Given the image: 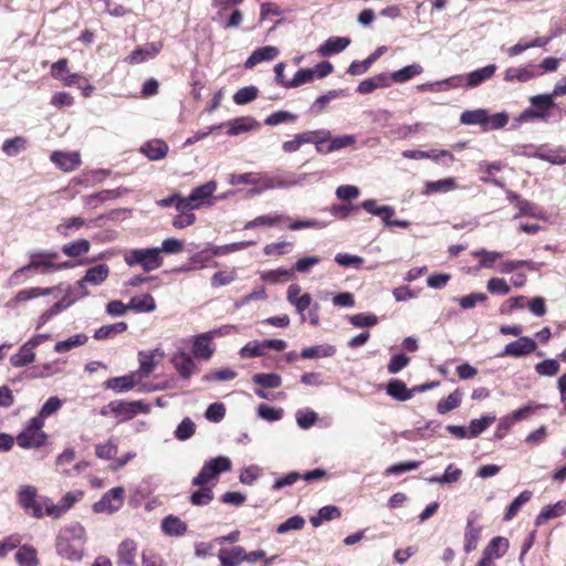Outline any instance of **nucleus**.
<instances>
[{
    "label": "nucleus",
    "instance_id": "nucleus-1",
    "mask_svg": "<svg viewBox=\"0 0 566 566\" xmlns=\"http://www.w3.org/2000/svg\"><path fill=\"white\" fill-rule=\"evenodd\" d=\"M85 542L84 526L77 522L72 523L60 530L55 543L56 553L70 562H78L83 558Z\"/></svg>",
    "mask_w": 566,
    "mask_h": 566
},
{
    "label": "nucleus",
    "instance_id": "nucleus-2",
    "mask_svg": "<svg viewBox=\"0 0 566 566\" xmlns=\"http://www.w3.org/2000/svg\"><path fill=\"white\" fill-rule=\"evenodd\" d=\"M59 258L57 252L40 251L30 254V262L13 272L11 279L19 280L28 272H39L42 274L53 272L54 261Z\"/></svg>",
    "mask_w": 566,
    "mask_h": 566
},
{
    "label": "nucleus",
    "instance_id": "nucleus-3",
    "mask_svg": "<svg viewBox=\"0 0 566 566\" xmlns=\"http://www.w3.org/2000/svg\"><path fill=\"white\" fill-rule=\"evenodd\" d=\"M124 259L129 266L138 264L145 272L157 270L164 264L160 250L157 248L130 250Z\"/></svg>",
    "mask_w": 566,
    "mask_h": 566
},
{
    "label": "nucleus",
    "instance_id": "nucleus-4",
    "mask_svg": "<svg viewBox=\"0 0 566 566\" xmlns=\"http://www.w3.org/2000/svg\"><path fill=\"white\" fill-rule=\"evenodd\" d=\"M231 468L232 463L229 458L223 455L212 458L203 464L198 475L192 479V485H207L210 481L217 479L219 474L230 471Z\"/></svg>",
    "mask_w": 566,
    "mask_h": 566
},
{
    "label": "nucleus",
    "instance_id": "nucleus-5",
    "mask_svg": "<svg viewBox=\"0 0 566 566\" xmlns=\"http://www.w3.org/2000/svg\"><path fill=\"white\" fill-rule=\"evenodd\" d=\"M531 107L524 109L517 120L518 122H532L535 119L545 120L555 106L554 99L549 94H539L530 98Z\"/></svg>",
    "mask_w": 566,
    "mask_h": 566
},
{
    "label": "nucleus",
    "instance_id": "nucleus-6",
    "mask_svg": "<svg viewBox=\"0 0 566 566\" xmlns=\"http://www.w3.org/2000/svg\"><path fill=\"white\" fill-rule=\"evenodd\" d=\"M43 424V420L40 417L30 419L24 430L17 436L18 446L23 449H30L45 444L46 434L42 431Z\"/></svg>",
    "mask_w": 566,
    "mask_h": 566
},
{
    "label": "nucleus",
    "instance_id": "nucleus-7",
    "mask_svg": "<svg viewBox=\"0 0 566 566\" xmlns=\"http://www.w3.org/2000/svg\"><path fill=\"white\" fill-rule=\"evenodd\" d=\"M359 207L373 216L380 217L386 227L408 229L411 226V222L408 220H394L395 209L391 206H378L376 199H367Z\"/></svg>",
    "mask_w": 566,
    "mask_h": 566
},
{
    "label": "nucleus",
    "instance_id": "nucleus-8",
    "mask_svg": "<svg viewBox=\"0 0 566 566\" xmlns=\"http://www.w3.org/2000/svg\"><path fill=\"white\" fill-rule=\"evenodd\" d=\"M329 139L328 130H307L296 134L293 139L282 144L284 153L297 151L304 144H325Z\"/></svg>",
    "mask_w": 566,
    "mask_h": 566
},
{
    "label": "nucleus",
    "instance_id": "nucleus-9",
    "mask_svg": "<svg viewBox=\"0 0 566 566\" xmlns=\"http://www.w3.org/2000/svg\"><path fill=\"white\" fill-rule=\"evenodd\" d=\"M125 501V490L123 486H115L107 491L99 501L93 504L94 513L113 514L117 512Z\"/></svg>",
    "mask_w": 566,
    "mask_h": 566
},
{
    "label": "nucleus",
    "instance_id": "nucleus-10",
    "mask_svg": "<svg viewBox=\"0 0 566 566\" xmlns=\"http://www.w3.org/2000/svg\"><path fill=\"white\" fill-rule=\"evenodd\" d=\"M19 504L24 512L33 517H43V506L48 503L39 501L36 489L32 485L22 486L18 494Z\"/></svg>",
    "mask_w": 566,
    "mask_h": 566
},
{
    "label": "nucleus",
    "instance_id": "nucleus-11",
    "mask_svg": "<svg viewBox=\"0 0 566 566\" xmlns=\"http://www.w3.org/2000/svg\"><path fill=\"white\" fill-rule=\"evenodd\" d=\"M216 189L217 184L214 181H208L195 188L188 197H185V200H180L178 208L199 209L207 199L212 197Z\"/></svg>",
    "mask_w": 566,
    "mask_h": 566
},
{
    "label": "nucleus",
    "instance_id": "nucleus-12",
    "mask_svg": "<svg viewBox=\"0 0 566 566\" xmlns=\"http://www.w3.org/2000/svg\"><path fill=\"white\" fill-rule=\"evenodd\" d=\"M170 363L184 380H189L199 371V367L195 363L193 357L184 349L174 353Z\"/></svg>",
    "mask_w": 566,
    "mask_h": 566
},
{
    "label": "nucleus",
    "instance_id": "nucleus-13",
    "mask_svg": "<svg viewBox=\"0 0 566 566\" xmlns=\"http://www.w3.org/2000/svg\"><path fill=\"white\" fill-rule=\"evenodd\" d=\"M107 408L116 417H120L119 421H127L137 416L138 412H147L148 406L142 401H111Z\"/></svg>",
    "mask_w": 566,
    "mask_h": 566
},
{
    "label": "nucleus",
    "instance_id": "nucleus-14",
    "mask_svg": "<svg viewBox=\"0 0 566 566\" xmlns=\"http://www.w3.org/2000/svg\"><path fill=\"white\" fill-rule=\"evenodd\" d=\"M108 275L109 266L107 264H97L93 268H90L85 275L77 281V286L82 291V296L88 295L86 283L99 285L108 277Z\"/></svg>",
    "mask_w": 566,
    "mask_h": 566
},
{
    "label": "nucleus",
    "instance_id": "nucleus-15",
    "mask_svg": "<svg viewBox=\"0 0 566 566\" xmlns=\"http://www.w3.org/2000/svg\"><path fill=\"white\" fill-rule=\"evenodd\" d=\"M213 332L199 334L192 343V357L201 360H209L214 354L216 347L212 344Z\"/></svg>",
    "mask_w": 566,
    "mask_h": 566
},
{
    "label": "nucleus",
    "instance_id": "nucleus-16",
    "mask_svg": "<svg viewBox=\"0 0 566 566\" xmlns=\"http://www.w3.org/2000/svg\"><path fill=\"white\" fill-rule=\"evenodd\" d=\"M84 492L78 490L75 492H67L62 496L59 504H46L45 514L54 518L61 517L66 513L76 502L82 500Z\"/></svg>",
    "mask_w": 566,
    "mask_h": 566
},
{
    "label": "nucleus",
    "instance_id": "nucleus-17",
    "mask_svg": "<svg viewBox=\"0 0 566 566\" xmlns=\"http://www.w3.org/2000/svg\"><path fill=\"white\" fill-rule=\"evenodd\" d=\"M326 476H327V472L323 469H315V470L304 473L303 475H301L297 472H290L286 475L276 479L272 489L280 490L282 488L293 485L300 479H304L305 481L311 482L314 480L324 479Z\"/></svg>",
    "mask_w": 566,
    "mask_h": 566
},
{
    "label": "nucleus",
    "instance_id": "nucleus-18",
    "mask_svg": "<svg viewBox=\"0 0 566 566\" xmlns=\"http://www.w3.org/2000/svg\"><path fill=\"white\" fill-rule=\"evenodd\" d=\"M536 347V343L532 338L522 336L517 340L509 343L500 356L521 357L533 353Z\"/></svg>",
    "mask_w": 566,
    "mask_h": 566
},
{
    "label": "nucleus",
    "instance_id": "nucleus-19",
    "mask_svg": "<svg viewBox=\"0 0 566 566\" xmlns=\"http://www.w3.org/2000/svg\"><path fill=\"white\" fill-rule=\"evenodd\" d=\"M138 552V544L132 538L122 541L117 548V564L119 566H137L136 556Z\"/></svg>",
    "mask_w": 566,
    "mask_h": 566
},
{
    "label": "nucleus",
    "instance_id": "nucleus-20",
    "mask_svg": "<svg viewBox=\"0 0 566 566\" xmlns=\"http://www.w3.org/2000/svg\"><path fill=\"white\" fill-rule=\"evenodd\" d=\"M51 160L64 171H73L81 164L77 153L53 151Z\"/></svg>",
    "mask_w": 566,
    "mask_h": 566
},
{
    "label": "nucleus",
    "instance_id": "nucleus-21",
    "mask_svg": "<svg viewBox=\"0 0 566 566\" xmlns=\"http://www.w3.org/2000/svg\"><path fill=\"white\" fill-rule=\"evenodd\" d=\"M279 55V49L272 45L260 48L252 52V54L244 62L245 69H252L263 61H271Z\"/></svg>",
    "mask_w": 566,
    "mask_h": 566
},
{
    "label": "nucleus",
    "instance_id": "nucleus-22",
    "mask_svg": "<svg viewBox=\"0 0 566 566\" xmlns=\"http://www.w3.org/2000/svg\"><path fill=\"white\" fill-rule=\"evenodd\" d=\"M51 75L63 82L64 85L70 86L74 83L75 78L80 77L78 74L69 73V60L63 57L54 62L51 66Z\"/></svg>",
    "mask_w": 566,
    "mask_h": 566
},
{
    "label": "nucleus",
    "instance_id": "nucleus-23",
    "mask_svg": "<svg viewBox=\"0 0 566 566\" xmlns=\"http://www.w3.org/2000/svg\"><path fill=\"white\" fill-rule=\"evenodd\" d=\"M168 145L160 139L150 140L145 144L140 151L150 160H160L168 154Z\"/></svg>",
    "mask_w": 566,
    "mask_h": 566
},
{
    "label": "nucleus",
    "instance_id": "nucleus-24",
    "mask_svg": "<svg viewBox=\"0 0 566 566\" xmlns=\"http://www.w3.org/2000/svg\"><path fill=\"white\" fill-rule=\"evenodd\" d=\"M534 67L535 66L532 64L521 67H509L504 73V80L506 82H527L538 75V73L534 71Z\"/></svg>",
    "mask_w": 566,
    "mask_h": 566
},
{
    "label": "nucleus",
    "instance_id": "nucleus-25",
    "mask_svg": "<svg viewBox=\"0 0 566 566\" xmlns=\"http://www.w3.org/2000/svg\"><path fill=\"white\" fill-rule=\"evenodd\" d=\"M509 549V539L502 536H496L483 549V556L494 559L503 557Z\"/></svg>",
    "mask_w": 566,
    "mask_h": 566
},
{
    "label": "nucleus",
    "instance_id": "nucleus-26",
    "mask_svg": "<svg viewBox=\"0 0 566 566\" xmlns=\"http://www.w3.org/2000/svg\"><path fill=\"white\" fill-rule=\"evenodd\" d=\"M386 391L387 395L398 401H407L413 396V389H408L406 384L399 379L389 380Z\"/></svg>",
    "mask_w": 566,
    "mask_h": 566
},
{
    "label": "nucleus",
    "instance_id": "nucleus-27",
    "mask_svg": "<svg viewBox=\"0 0 566 566\" xmlns=\"http://www.w3.org/2000/svg\"><path fill=\"white\" fill-rule=\"evenodd\" d=\"M389 85V76L387 74L381 73L374 77L361 81L357 86V92L359 94H370L377 88L388 87Z\"/></svg>",
    "mask_w": 566,
    "mask_h": 566
},
{
    "label": "nucleus",
    "instance_id": "nucleus-28",
    "mask_svg": "<svg viewBox=\"0 0 566 566\" xmlns=\"http://www.w3.org/2000/svg\"><path fill=\"white\" fill-rule=\"evenodd\" d=\"M54 287H31L19 291L13 298L10 300V304L17 305L22 302H27L40 296L51 295Z\"/></svg>",
    "mask_w": 566,
    "mask_h": 566
},
{
    "label": "nucleus",
    "instance_id": "nucleus-29",
    "mask_svg": "<svg viewBox=\"0 0 566 566\" xmlns=\"http://www.w3.org/2000/svg\"><path fill=\"white\" fill-rule=\"evenodd\" d=\"M350 40L348 38L333 36L327 39L318 49V53L323 56H328L332 54L339 53L344 51Z\"/></svg>",
    "mask_w": 566,
    "mask_h": 566
},
{
    "label": "nucleus",
    "instance_id": "nucleus-30",
    "mask_svg": "<svg viewBox=\"0 0 566 566\" xmlns=\"http://www.w3.org/2000/svg\"><path fill=\"white\" fill-rule=\"evenodd\" d=\"M161 530L169 536H181L187 532V524L175 515L166 516L161 522Z\"/></svg>",
    "mask_w": 566,
    "mask_h": 566
},
{
    "label": "nucleus",
    "instance_id": "nucleus-31",
    "mask_svg": "<svg viewBox=\"0 0 566 566\" xmlns=\"http://www.w3.org/2000/svg\"><path fill=\"white\" fill-rule=\"evenodd\" d=\"M36 344L25 343L17 354L12 355L10 361L14 367H23L34 361L33 348Z\"/></svg>",
    "mask_w": 566,
    "mask_h": 566
},
{
    "label": "nucleus",
    "instance_id": "nucleus-32",
    "mask_svg": "<svg viewBox=\"0 0 566 566\" xmlns=\"http://www.w3.org/2000/svg\"><path fill=\"white\" fill-rule=\"evenodd\" d=\"M219 559L223 566H237L244 562V548L234 546L231 549L222 548L219 551Z\"/></svg>",
    "mask_w": 566,
    "mask_h": 566
},
{
    "label": "nucleus",
    "instance_id": "nucleus-33",
    "mask_svg": "<svg viewBox=\"0 0 566 566\" xmlns=\"http://www.w3.org/2000/svg\"><path fill=\"white\" fill-rule=\"evenodd\" d=\"M159 53V49L155 43H148L145 48L135 49L126 61L130 64H139L148 59L155 57Z\"/></svg>",
    "mask_w": 566,
    "mask_h": 566
},
{
    "label": "nucleus",
    "instance_id": "nucleus-34",
    "mask_svg": "<svg viewBox=\"0 0 566 566\" xmlns=\"http://www.w3.org/2000/svg\"><path fill=\"white\" fill-rule=\"evenodd\" d=\"M496 66L494 64L486 65L482 69L475 70L468 74L467 85L469 87H476L484 81L491 78L495 73Z\"/></svg>",
    "mask_w": 566,
    "mask_h": 566
},
{
    "label": "nucleus",
    "instance_id": "nucleus-35",
    "mask_svg": "<svg viewBox=\"0 0 566 566\" xmlns=\"http://www.w3.org/2000/svg\"><path fill=\"white\" fill-rule=\"evenodd\" d=\"M91 243L86 239H78L62 247V252L70 258H80L88 253Z\"/></svg>",
    "mask_w": 566,
    "mask_h": 566
},
{
    "label": "nucleus",
    "instance_id": "nucleus-36",
    "mask_svg": "<svg viewBox=\"0 0 566 566\" xmlns=\"http://www.w3.org/2000/svg\"><path fill=\"white\" fill-rule=\"evenodd\" d=\"M423 69L420 64H410L407 65L394 73L389 76V81H392L395 83H405L412 77L420 75L422 73Z\"/></svg>",
    "mask_w": 566,
    "mask_h": 566
},
{
    "label": "nucleus",
    "instance_id": "nucleus-37",
    "mask_svg": "<svg viewBox=\"0 0 566 566\" xmlns=\"http://www.w3.org/2000/svg\"><path fill=\"white\" fill-rule=\"evenodd\" d=\"M458 188L454 178H446L437 181H427L424 185V193L430 195L434 192H449Z\"/></svg>",
    "mask_w": 566,
    "mask_h": 566
},
{
    "label": "nucleus",
    "instance_id": "nucleus-38",
    "mask_svg": "<svg viewBox=\"0 0 566 566\" xmlns=\"http://www.w3.org/2000/svg\"><path fill=\"white\" fill-rule=\"evenodd\" d=\"M463 392L460 389H455L447 398L441 399L437 405V411L440 415H446L455 408H458L462 401Z\"/></svg>",
    "mask_w": 566,
    "mask_h": 566
},
{
    "label": "nucleus",
    "instance_id": "nucleus-39",
    "mask_svg": "<svg viewBox=\"0 0 566 566\" xmlns=\"http://www.w3.org/2000/svg\"><path fill=\"white\" fill-rule=\"evenodd\" d=\"M481 528L474 526L473 520L468 518L465 533H464V551L465 553H470L474 551L478 546V542L480 539Z\"/></svg>",
    "mask_w": 566,
    "mask_h": 566
},
{
    "label": "nucleus",
    "instance_id": "nucleus-40",
    "mask_svg": "<svg viewBox=\"0 0 566 566\" xmlns=\"http://www.w3.org/2000/svg\"><path fill=\"white\" fill-rule=\"evenodd\" d=\"M259 127L258 122L251 117H241L232 120L229 124L228 134L231 136L239 135L241 133L250 132Z\"/></svg>",
    "mask_w": 566,
    "mask_h": 566
},
{
    "label": "nucleus",
    "instance_id": "nucleus-41",
    "mask_svg": "<svg viewBox=\"0 0 566 566\" xmlns=\"http://www.w3.org/2000/svg\"><path fill=\"white\" fill-rule=\"evenodd\" d=\"M340 517V510L335 505H326L318 510L316 516H312L310 522L314 527L319 526L324 521H332Z\"/></svg>",
    "mask_w": 566,
    "mask_h": 566
},
{
    "label": "nucleus",
    "instance_id": "nucleus-42",
    "mask_svg": "<svg viewBox=\"0 0 566 566\" xmlns=\"http://www.w3.org/2000/svg\"><path fill=\"white\" fill-rule=\"evenodd\" d=\"M127 329V324L125 322H117L114 324H108L99 327L94 333V338L97 340H103L111 338L117 334H122Z\"/></svg>",
    "mask_w": 566,
    "mask_h": 566
},
{
    "label": "nucleus",
    "instance_id": "nucleus-43",
    "mask_svg": "<svg viewBox=\"0 0 566 566\" xmlns=\"http://www.w3.org/2000/svg\"><path fill=\"white\" fill-rule=\"evenodd\" d=\"M135 375L114 377L106 381V387L117 392L130 390L135 387Z\"/></svg>",
    "mask_w": 566,
    "mask_h": 566
},
{
    "label": "nucleus",
    "instance_id": "nucleus-44",
    "mask_svg": "<svg viewBox=\"0 0 566 566\" xmlns=\"http://www.w3.org/2000/svg\"><path fill=\"white\" fill-rule=\"evenodd\" d=\"M511 201L515 202V207L518 209L520 216H526L532 218H539L538 207L528 200L522 198L520 195L514 193L510 197Z\"/></svg>",
    "mask_w": 566,
    "mask_h": 566
},
{
    "label": "nucleus",
    "instance_id": "nucleus-45",
    "mask_svg": "<svg viewBox=\"0 0 566 566\" xmlns=\"http://www.w3.org/2000/svg\"><path fill=\"white\" fill-rule=\"evenodd\" d=\"M15 560L21 566H38L36 551L32 546L23 545L15 553Z\"/></svg>",
    "mask_w": 566,
    "mask_h": 566
},
{
    "label": "nucleus",
    "instance_id": "nucleus-46",
    "mask_svg": "<svg viewBox=\"0 0 566 566\" xmlns=\"http://www.w3.org/2000/svg\"><path fill=\"white\" fill-rule=\"evenodd\" d=\"M156 308V302L150 294L134 296L129 301V310L136 312H153Z\"/></svg>",
    "mask_w": 566,
    "mask_h": 566
},
{
    "label": "nucleus",
    "instance_id": "nucleus-47",
    "mask_svg": "<svg viewBox=\"0 0 566 566\" xmlns=\"http://www.w3.org/2000/svg\"><path fill=\"white\" fill-rule=\"evenodd\" d=\"M460 120L465 125H485L489 122V115L485 109L465 111L461 114Z\"/></svg>",
    "mask_w": 566,
    "mask_h": 566
},
{
    "label": "nucleus",
    "instance_id": "nucleus-48",
    "mask_svg": "<svg viewBox=\"0 0 566 566\" xmlns=\"http://www.w3.org/2000/svg\"><path fill=\"white\" fill-rule=\"evenodd\" d=\"M532 494L528 490L521 492L506 509L504 520L511 521L520 512L521 507L531 500Z\"/></svg>",
    "mask_w": 566,
    "mask_h": 566
},
{
    "label": "nucleus",
    "instance_id": "nucleus-49",
    "mask_svg": "<svg viewBox=\"0 0 566 566\" xmlns=\"http://www.w3.org/2000/svg\"><path fill=\"white\" fill-rule=\"evenodd\" d=\"M252 381L262 388H277L282 384V378L279 374L275 373H260L253 375Z\"/></svg>",
    "mask_w": 566,
    "mask_h": 566
},
{
    "label": "nucleus",
    "instance_id": "nucleus-50",
    "mask_svg": "<svg viewBox=\"0 0 566 566\" xmlns=\"http://www.w3.org/2000/svg\"><path fill=\"white\" fill-rule=\"evenodd\" d=\"M564 513V506L560 502L554 504V505H547L542 509L539 514L536 516L535 525L539 526L547 522L551 518H555L560 516Z\"/></svg>",
    "mask_w": 566,
    "mask_h": 566
},
{
    "label": "nucleus",
    "instance_id": "nucleus-51",
    "mask_svg": "<svg viewBox=\"0 0 566 566\" xmlns=\"http://www.w3.org/2000/svg\"><path fill=\"white\" fill-rule=\"evenodd\" d=\"M88 337L85 334H76L65 340H60L55 344L54 350L56 353H66L74 347L82 346L87 342Z\"/></svg>",
    "mask_w": 566,
    "mask_h": 566
},
{
    "label": "nucleus",
    "instance_id": "nucleus-52",
    "mask_svg": "<svg viewBox=\"0 0 566 566\" xmlns=\"http://www.w3.org/2000/svg\"><path fill=\"white\" fill-rule=\"evenodd\" d=\"M213 500L212 486L203 485L199 486V490L195 491L190 495V503L196 506L208 505Z\"/></svg>",
    "mask_w": 566,
    "mask_h": 566
},
{
    "label": "nucleus",
    "instance_id": "nucleus-53",
    "mask_svg": "<svg viewBox=\"0 0 566 566\" xmlns=\"http://www.w3.org/2000/svg\"><path fill=\"white\" fill-rule=\"evenodd\" d=\"M462 471L457 468L454 464H449L441 476H432L429 478L428 481L430 483H454L461 479Z\"/></svg>",
    "mask_w": 566,
    "mask_h": 566
},
{
    "label": "nucleus",
    "instance_id": "nucleus-54",
    "mask_svg": "<svg viewBox=\"0 0 566 566\" xmlns=\"http://www.w3.org/2000/svg\"><path fill=\"white\" fill-rule=\"evenodd\" d=\"M472 256L481 258L479 262V268L482 269H491L494 265V262L503 256L501 252L496 251H488L485 249H481L472 252Z\"/></svg>",
    "mask_w": 566,
    "mask_h": 566
},
{
    "label": "nucleus",
    "instance_id": "nucleus-55",
    "mask_svg": "<svg viewBox=\"0 0 566 566\" xmlns=\"http://www.w3.org/2000/svg\"><path fill=\"white\" fill-rule=\"evenodd\" d=\"M495 421L494 416H484L480 419H473L469 427V438H475L485 431Z\"/></svg>",
    "mask_w": 566,
    "mask_h": 566
},
{
    "label": "nucleus",
    "instance_id": "nucleus-56",
    "mask_svg": "<svg viewBox=\"0 0 566 566\" xmlns=\"http://www.w3.org/2000/svg\"><path fill=\"white\" fill-rule=\"evenodd\" d=\"M261 174L256 172H244V174H232L229 177V182L232 186L239 185H259L261 182Z\"/></svg>",
    "mask_w": 566,
    "mask_h": 566
},
{
    "label": "nucleus",
    "instance_id": "nucleus-57",
    "mask_svg": "<svg viewBox=\"0 0 566 566\" xmlns=\"http://www.w3.org/2000/svg\"><path fill=\"white\" fill-rule=\"evenodd\" d=\"M285 219H287V218L282 214H276V213L259 216L255 219L249 221L245 224V229H251V228H255V227H260V226L273 227V226L284 221Z\"/></svg>",
    "mask_w": 566,
    "mask_h": 566
},
{
    "label": "nucleus",
    "instance_id": "nucleus-58",
    "mask_svg": "<svg viewBox=\"0 0 566 566\" xmlns=\"http://www.w3.org/2000/svg\"><path fill=\"white\" fill-rule=\"evenodd\" d=\"M258 87L253 85L244 86L234 93L233 102L238 105L248 104L258 97Z\"/></svg>",
    "mask_w": 566,
    "mask_h": 566
},
{
    "label": "nucleus",
    "instance_id": "nucleus-59",
    "mask_svg": "<svg viewBox=\"0 0 566 566\" xmlns=\"http://www.w3.org/2000/svg\"><path fill=\"white\" fill-rule=\"evenodd\" d=\"M85 224V219L82 217H72L64 220L56 227V231L62 237H69L71 234V230L81 229Z\"/></svg>",
    "mask_w": 566,
    "mask_h": 566
},
{
    "label": "nucleus",
    "instance_id": "nucleus-60",
    "mask_svg": "<svg viewBox=\"0 0 566 566\" xmlns=\"http://www.w3.org/2000/svg\"><path fill=\"white\" fill-rule=\"evenodd\" d=\"M196 432V424L190 418H184L182 421L178 424V427L175 430V437L180 440L185 441L189 438H191Z\"/></svg>",
    "mask_w": 566,
    "mask_h": 566
},
{
    "label": "nucleus",
    "instance_id": "nucleus-61",
    "mask_svg": "<svg viewBox=\"0 0 566 566\" xmlns=\"http://www.w3.org/2000/svg\"><path fill=\"white\" fill-rule=\"evenodd\" d=\"M241 358L261 357L265 354L263 342L252 340L245 344L239 352Z\"/></svg>",
    "mask_w": 566,
    "mask_h": 566
},
{
    "label": "nucleus",
    "instance_id": "nucleus-62",
    "mask_svg": "<svg viewBox=\"0 0 566 566\" xmlns=\"http://www.w3.org/2000/svg\"><path fill=\"white\" fill-rule=\"evenodd\" d=\"M297 119V115L287 111H277L272 113L264 119V124L268 126H276L281 123H294Z\"/></svg>",
    "mask_w": 566,
    "mask_h": 566
},
{
    "label": "nucleus",
    "instance_id": "nucleus-63",
    "mask_svg": "<svg viewBox=\"0 0 566 566\" xmlns=\"http://www.w3.org/2000/svg\"><path fill=\"white\" fill-rule=\"evenodd\" d=\"M25 146H27V139L22 136H17L14 138L4 140V143L2 145V150L8 156H15L21 150H23L25 148Z\"/></svg>",
    "mask_w": 566,
    "mask_h": 566
},
{
    "label": "nucleus",
    "instance_id": "nucleus-64",
    "mask_svg": "<svg viewBox=\"0 0 566 566\" xmlns=\"http://www.w3.org/2000/svg\"><path fill=\"white\" fill-rule=\"evenodd\" d=\"M177 210L179 214L172 219V226L176 229H182L195 223L196 216L192 213L193 209L178 208Z\"/></svg>",
    "mask_w": 566,
    "mask_h": 566
}]
</instances>
